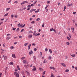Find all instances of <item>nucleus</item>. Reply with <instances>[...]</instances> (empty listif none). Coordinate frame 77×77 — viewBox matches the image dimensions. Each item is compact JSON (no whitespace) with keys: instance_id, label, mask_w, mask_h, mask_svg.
Here are the masks:
<instances>
[{"instance_id":"nucleus-33","label":"nucleus","mask_w":77,"mask_h":77,"mask_svg":"<svg viewBox=\"0 0 77 77\" xmlns=\"http://www.w3.org/2000/svg\"><path fill=\"white\" fill-rule=\"evenodd\" d=\"M10 48L12 49H14V47L13 46H11L10 47Z\"/></svg>"},{"instance_id":"nucleus-63","label":"nucleus","mask_w":77,"mask_h":77,"mask_svg":"<svg viewBox=\"0 0 77 77\" xmlns=\"http://www.w3.org/2000/svg\"><path fill=\"white\" fill-rule=\"evenodd\" d=\"M75 13H76L75 12H74L73 13V14H75Z\"/></svg>"},{"instance_id":"nucleus-40","label":"nucleus","mask_w":77,"mask_h":77,"mask_svg":"<svg viewBox=\"0 0 77 77\" xmlns=\"http://www.w3.org/2000/svg\"><path fill=\"white\" fill-rule=\"evenodd\" d=\"M67 39H68V40H70V38H69V37L67 36Z\"/></svg>"},{"instance_id":"nucleus-58","label":"nucleus","mask_w":77,"mask_h":77,"mask_svg":"<svg viewBox=\"0 0 77 77\" xmlns=\"http://www.w3.org/2000/svg\"><path fill=\"white\" fill-rule=\"evenodd\" d=\"M71 56H72V57H75V56H74V55H71Z\"/></svg>"},{"instance_id":"nucleus-14","label":"nucleus","mask_w":77,"mask_h":77,"mask_svg":"<svg viewBox=\"0 0 77 77\" xmlns=\"http://www.w3.org/2000/svg\"><path fill=\"white\" fill-rule=\"evenodd\" d=\"M46 62L47 60H44L43 61V63H46Z\"/></svg>"},{"instance_id":"nucleus-17","label":"nucleus","mask_w":77,"mask_h":77,"mask_svg":"<svg viewBox=\"0 0 77 77\" xmlns=\"http://www.w3.org/2000/svg\"><path fill=\"white\" fill-rule=\"evenodd\" d=\"M51 77H54V74H53V73H51Z\"/></svg>"},{"instance_id":"nucleus-64","label":"nucleus","mask_w":77,"mask_h":77,"mask_svg":"<svg viewBox=\"0 0 77 77\" xmlns=\"http://www.w3.org/2000/svg\"><path fill=\"white\" fill-rule=\"evenodd\" d=\"M48 6H49V5H46V8H47V7H48Z\"/></svg>"},{"instance_id":"nucleus-30","label":"nucleus","mask_w":77,"mask_h":77,"mask_svg":"<svg viewBox=\"0 0 77 77\" xmlns=\"http://www.w3.org/2000/svg\"><path fill=\"white\" fill-rule=\"evenodd\" d=\"M17 68L18 69V70H20V68L19 67V66H17Z\"/></svg>"},{"instance_id":"nucleus-61","label":"nucleus","mask_w":77,"mask_h":77,"mask_svg":"<svg viewBox=\"0 0 77 77\" xmlns=\"http://www.w3.org/2000/svg\"><path fill=\"white\" fill-rule=\"evenodd\" d=\"M14 3H18V2L15 1V2H14Z\"/></svg>"},{"instance_id":"nucleus-41","label":"nucleus","mask_w":77,"mask_h":77,"mask_svg":"<svg viewBox=\"0 0 77 77\" xmlns=\"http://www.w3.org/2000/svg\"><path fill=\"white\" fill-rule=\"evenodd\" d=\"M31 7H32V6H31V5H28L27 6L28 8H31Z\"/></svg>"},{"instance_id":"nucleus-46","label":"nucleus","mask_w":77,"mask_h":77,"mask_svg":"<svg viewBox=\"0 0 77 77\" xmlns=\"http://www.w3.org/2000/svg\"><path fill=\"white\" fill-rule=\"evenodd\" d=\"M53 31L54 32H55V33H57V32L55 29H53Z\"/></svg>"},{"instance_id":"nucleus-59","label":"nucleus","mask_w":77,"mask_h":77,"mask_svg":"<svg viewBox=\"0 0 77 77\" xmlns=\"http://www.w3.org/2000/svg\"><path fill=\"white\" fill-rule=\"evenodd\" d=\"M32 45H34V46H35L36 45V44H35V43L33 44Z\"/></svg>"},{"instance_id":"nucleus-47","label":"nucleus","mask_w":77,"mask_h":77,"mask_svg":"<svg viewBox=\"0 0 77 77\" xmlns=\"http://www.w3.org/2000/svg\"><path fill=\"white\" fill-rule=\"evenodd\" d=\"M45 51H48V49L47 48H45Z\"/></svg>"},{"instance_id":"nucleus-55","label":"nucleus","mask_w":77,"mask_h":77,"mask_svg":"<svg viewBox=\"0 0 77 77\" xmlns=\"http://www.w3.org/2000/svg\"><path fill=\"white\" fill-rule=\"evenodd\" d=\"M2 73H0V77H1L2 76Z\"/></svg>"},{"instance_id":"nucleus-60","label":"nucleus","mask_w":77,"mask_h":77,"mask_svg":"<svg viewBox=\"0 0 77 77\" xmlns=\"http://www.w3.org/2000/svg\"><path fill=\"white\" fill-rule=\"evenodd\" d=\"M66 6H64V9H65V10L66 9Z\"/></svg>"},{"instance_id":"nucleus-20","label":"nucleus","mask_w":77,"mask_h":77,"mask_svg":"<svg viewBox=\"0 0 77 77\" xmlns=\"http://www.w3.org/2000/svg\"><path fill=\"white\" fill-rule=\"evenodd\" d=\"M10 9V8H8L6 9V11H9V10Z\"/></svg>"},{"instance_id":"nucleus-3","label":"nucleus","mask_w":77,"mask_h":77,"mask_svg":"<svg viewBox=\"0 0 77 77\" xmlns=\"http://www.w3.org/2000/svg\"><path fill=\"white\" fill-rule=\"evenodd\" d=\"M32 36H33V35H32V34H30V35H28V38H32Z\"/></svg>"},{"instance_id":"nucleus-39","label":"nucleus","mask_w":77,"mask_h":77,"mask_svg":"<svg viewBox=\"0 0 77 77\" xmlns=\"http://www.w3.org/2000/svg\"><path fill=\"white\" fill-rule=\"evenodd\" d=\"M53 28H52L50 29V31L52 32L53 31Z\"/></svg>"},{"instance_id":"nucleus-51","label":"nucleus","mask_w":77,"mask_h":77,"mask_svg":"<svg viewBox=\"0 0 77 77\" xmlns=\"http://www.w3.org/2000/svg\"><path fill=\"white\" fill-rule=\"evenodd\" d=\"M37 50V49H36V48H34V51H36Z\"/></svg>"},{"instance_id":"nucleus-9","label":"nucleus","mask_w":77,"mask_h":77,"mask_svg":"<svg viewBox=\"0 0 77 77\" xmlns=\"http://www.w3.org/2000/svg\"><path fill=\"white\" fill-rule=\"evenodd\" d=\"M11 37H8L6 38V39L7 40H9V39H11Z\"/></svg>"},{"instance_id":"nucleus-1","label":"nucleus","mask_w":77,"mask_h":77,"mask_svg":"<svg viewBox=\"0 0 77 77\" xmlns=\"http://www.w3.org/2000/svg\"><path fill=\"white\" fill-rule=\"evenodd\" d=\"M14 74L15 77H19V74H18V73L17 72H14Z\"/></svg>"},{"instance_id":"nucleus-15","label":"nucleus","mask_w":77,"mask_h":77,"mask_svg":"<svg viewBox=\"0 0 77 77\" xmlns=\"http://www.w3.org/2000/svg\"><path fill=\"white\" fill-rule=\"evenodd\" d=\"M36 31H34V32L33 33V35H34V36H35V34H36Z\"/></svg>"},{"instance_id":"nucleus-37","label":"nucleus","mask_w":77,"mask_h":77,"mask_svg":"<svg viewBox=\"0 0 77 77\" xmlns=\"http://www.w3.org/2000/svg\"><path fill=\"white\" fill-rule=\"evenodd\" d=\"M24 66L25 68H27V66L26 65H24Z\"/></svg>"},{"instance_id":"nucleus-54","label":"nucleus","mask_w":77,"mask_h":77,"mask_svg":"<svg viewBox=\"0 0 77 77\" xmlns=\"http://www.w3.org/2000/svg\"><path fill=\"white\" fill-rule=\"evenodd\" d=\"M24 3H28V2L26 1H24Z\"/></svg>"},{"instance_id":"nucleus-27","label":"nucleus","mask_w":77,"mask_h":77,"mask_svg":"<svg viewBox=\"0 0 77 77\" xmlns=\"http://www.w3.org/2000/svg\"><path fill=\"white\" fill-rule=\"evenodd\" d=\"M39 70H40V71H42V70H43V69H42V68H41V67H39Z\"/></svg>"},{"instance_id":"nucleus-16","label":"nucleus","mask_w":77,"mask_h":77,"mask_svg":"<svg viewBox=\"0 0 77 77\" xmlns=\"http://www.w3.org/2000/svg\"><path fill=\"white\" fill-rule=\"evenodd\" d=\"M41 54H40V56H39L38 57H42V52H40Z\"/></svg>"},{"instance_id":"nucleus-45","label":"nucleus","mask_w":77,"mask_h":77,"mask_svg":"<svg viewBox=\"0 0 77 77\" xmlns=\"http://www.w3.org/2000/svg\"><path fill=\"white\" fill-rule=\"evenodd\" d=\"M11 18H14V14H12L11 15Z\"/></svg>"},{"instance_id":"nucleus-28","label":"nucleus","mask_w":77,"mask_h":77,"mask_svg":"<svg viewBox=\"0 0 77 77\" xmlns=\"http://www.w3.org/2000/svg\"><path fill=\"white\" fill-rule=\"evenodd\" d=\"M23 63H25L26 62V60H24L23 61Z\"/></svg>"},{"instance_id":"nucleus-4","label":"nucleus","mask_w":77,"mask_h":77,"mask_svg":"<svg viewBox=\"0 0 77 77\" xmlns=\"http://www.w3.org/2000/svg\"><path fill=\"white\" fill-rule=\"evenodd\" d=\"M72 32L73 33H74L75 32H74V28L73 27H72L71 28Z\"/></svg>"},{"instance_id":"nucleus-5","label":"nucleus","mask_w":77,"mask_h":77,"mask_svg":"<svg viewBox=\"0 0 77 77\" xmlns=\"http://www.w3.org/2000/svg\"><path fill=\"white\" fill-rule=\"evenodd\" d=\"M35 11H36V9H32L30 10V12H32Z\"/></svg>"},{"instance_id":"nucleus-10","label":"nucleus","mask_w":77,"mask_h":77,"mask_svg":"<svg viewBox=\"0 0 77 77\" xmlns=\"http://www.w3.org/2000/svg\"><path fill=\"white\" fill-rule=\"evenodd\" d=\"M31 44H30L29 45L28 50H30V47H31Z\"/></svg>"},{"instance_id":"nucleus-52","label":"nucleus","mask_w":77,"mask_h":77,"mask_svg":"<svg viewBox=\"0 0 77 77\" xmlns=\"http://www.w3.org/2000/svg\"><path fill=\"white\" fill-rule=\"evenodd\" d=\"M14 17H15V18H17V17H18V15H15Z\"/></svg>"},{"instance_id":"nucleus-56","label":"nucleus","mask_w":77,"mask_h":77,"mask_svg":"<svg viewBox=\"0 0 77 77\" xmlns=\"http://www.w3.org/2000/svg\"><path fill=\"white\" fill-rule=\"evenodd\" d=\"M68 6H69L70 7V4H69V3H68L67 5Z\"/></svg>"},{"instance_id":"nucleus-48","label":"nucleus","mask_w":77,"mask_h":77,"mask_svg":"<svg viewBox=\"0 0 77 77\" xmlns=\"http://www.w3.org/2000/svg\"><path fill=\"white\" fill-rule=\"evenodd\" d=\"M17 43H18V42H16L14 43V44H15V45H16V44H17Z\"/></svg>"},{"instance_id":"nucleus-49","label":"nucleus","mask_w":77,"mask_h":77,"mask_svg":"<svg viewBox=\"0 0 77 77\" xmlns=\"http://www.w3.org/2000/svg\"><path fill=\"white\" fill-rule=\"evenodd\" d=\"M9 35L11 36V34H7V36H8Z\"/></svg>"},{"instance_id":"nucleus-26","label":"nucleus","mask_w":77,"mask_h":77,"mask_svg":"<svg viewBox=\"0 0 77 77\" xmlns=\"http://www.w3.org/2000/svg\"><path fill=\"white\" fill-rule=\"evenodd\" d=\"M25 59V57H23L21 58V59H22V60H24V59Z\"/></svg>"},{"instance_id":"nucleus-8","label":"nucleus","mask_w":77,"mask_h":77,"mask_svg":"<svg viewBox=\"0 0 77 77\" xmlns=\"http://www.w3.org/2000/svg\"><path fill=\"white\" fill-rule=\"evenodd\" d=\"M61 65L63 66H64V67H66V65L64 63H61Z\"/></svg>"},{"instance_id":"nucleus-36","label":"nucleus","mask_w":77,"mask_h":77,"mask_svg":"<svg viewBox=\"0 0 77 77\" xmlns=\"http://www.w3.org/2000/svg\"><path fill=\"white\" fill-rule=\"evenodd\" d=\"M35 22L33 21L31 22V24H35Z\"/></svg>"},{"instance_id":"nucleus-23","label":"nucleus","mask_w":77,"mask_h":77,"mask_svg":"<svg viewBox=\"0 0 77 77\" xmlns=\"http://www.w3.org/2000/svg\"><path fill=\"white\" fill-rule=\"evenodd\" d=\"M39 11V9H37V11H35V13H37V12H38Z\"/></svg>"},{"instance_id":"nucleus-18","label":"nucleus","mask_w":77,"mask_h":77,"mask_svg":"<svg viewBox=\"0 0 77 77\" xmlns=\"http://www.w3.org/2000/svg\"><path fill=\"white\" fill-rule=\"evenodd\" d=\"M8 15H9V13H7L6 14L4 15V17H7V16H8Z\"/></svg>"},{"instance_id":"nucleus-44","label":"nucleus","mask_w":77,"mask_h":77,"mask_svg":"<svg viewBox=\"0 0 77 77\" xmlns=\"http://www.w3.org/2000/svg\"><path fill=\"white\" fill-rule=\"evenodd\" d=\"M44 23H43V24L42 25V27H44Z\"/></svg>"},{"instance_id":"nucleus-19","label":"nucleus","mask_w":77,"mask_h":77,"mask_svg":"<svg viewBox=\"0 0 77 77\" xmlns=\"http://www.w3.org/2000/svg\"><path fill=\"white\" fill-rule=\"evenodd\" d=\"M8 59V57H7L5 56V57L4 58V60H6V59Z\"/></svg>"},{"instance_id":"nucleus-2","label":"nucleus","mask_w":77,"mask_h":77,"mask_svg":"<svg viewBox=\"0 0 77 77\" xmlns=\"http://www.w3.org/2000/svg\"><path fill=\"white\" fill-rule=\"evenodd\" d=\"M36 70V67L35 66H33V69H32V71H35Z\"/></svg>"},{"instance_id":"nucleus-12","label":"nucleus","mask_w":77,"mask_h":77,"mask_svg":"<svg viewBox=\"0 0 77 77\" xmlns=\"http://www.w3.org/2000/svg\"><path fill=\"white\" fill-rule=\"evenodd\" d=\"M26 72H27V75L28 76H29V75H30V72H27V71H26Z\"/></svg>"},{"instance_id":"nucleus-21","label":"nucleus","mask_w":77,"mask_h":77,"mask_svg":"<svg viewBox=\"0 0 77 77\" xmlns=\"http://www.w3.org/2000/svg\"><path fill=\"white\" fill-rule=\"evenodd\" d=\"M68 35L69 38H71V35L69 33L68 34Z\"/></svg>"},{"instance_id":"nucleus-25","label":"nucleus","mask_w":77,"mask_h":77,"mask_svg":"<svg viewBox=\"0 0 77 77\" xmlns=\"http://www.w3.org/2000/svg\"><path fill=\"white\" fill-rule=\"evenodd\" d=\"M28 44V43H25L24 44V46H26Z\"/></svg>"},{"instance_id":"nucleus-13","label":"nucleus","mask_w":77,"mask_h":77,"mask_svg":"<svg viewBox=\"0 0 77 77\" xmlns=\"http://www.w3.org/2000/svg\"><path fill=\"white\" fill-rule=\"evenodd\" d=\"M50 54H52V51H51V49H50L49 50Z\"/></svg>"},{"instance_id":"nucleus-38","label":"nucleus","mask_w":77,"mask_h":77,"mask_svg":"<svg viewBox=\"0 0 77 77\" xmlns=\"http://www.w3.org/2000/svg\"><path fill=\"white\" fill-rule=\"evenodd\" d=\"M66 44L68 45H69L70 44L69 43V42H67L66 43Z\"/></svg>"},{"instance_id":"nucleus-43","label":"nucleus","mask_w":77,"mask_h":77,"mask_svg":"<svg viewBox=\"0 0 77 77\" xmlns=\"http://www.w3.org/2000/svg\"><path fill=\"white\" fill-rule=\"evenodd\" d=\"M50 2H51L50 1H48L47 2V4H48V3H50Z\"/></svg>"},{"instance_id":"nucleus-11","label":"nucleus","mask_w":77,"mask_h":77,"mask_svg":"<svg viewBox=\"0 0 77 77\" xmlns=\"http://www.w3.org/2000/svg\"><path fill=\"white\" fill-rule=\"evenodd\" d=\"M9 64L10 65H14V63H13V62H10L9 63Z\"/></svg>"},{"instance_id":"nucleus-31","label":"nucleus","mask_w":77,"mask_h":77,"mask_svg":"<svg viewBox=\"0 0 77 77\" xmlns=\"http://www.w3.org/2000/svg\"><path fill=\"white\" fill-rule=\"evenodd\" d=\"M20 30V28H17V29L16 32H18Z\"/></svg>"},{"instance_id":"nucleus-7","label":"nucleus","mask_w":77,"mask_h":77,"mask_svg":"<svg viewBox=\"0 0 77 77\" xmlns=\"http://www.w3.org/2000/svg\"><path fill=\"white\" fill-rule=\"evenodd\" d=\"M12 56L13 58H16V57H15V54H12Z\"/></svg>"},{"instance_id":"nucleus-50","label":"nucleus","mask_w":77,"mask_h":77,"mask_svg":"<svg viewBox=\"0 0 77 77\" xmlns=\"http://www.w3.org/2000/svg\"><path fill=\"white\" fill-rule=\"evenodd\" d=\"M23 31H24V29H22L21 31H20V32H23Z\"/></svg>"},{"instance_id":"nucleus-53","label":"nucleus","mask_w":77,"mask_h":77,"mask_svg":"<svg viewBox=\"0 0 77 77\" xmlns=\"http://www.w3.org/2000/svg\"><path fill=\"white\" fill-rule=\"evenodd\" d=\"M23 4H25V3L24 2H22L21 3V5H23Z\"/></svg>"},{"instance_id":"nucleus-35","label":"nucleus","mask_w":77,"mask_h":77,"mask_svg":"<svg viewBox=\"0 0 77 77\" xmlns=\"http://www.w3.org/2000/svg\"><path fill=\"white\" fill-rule=\"evenodd\" d=\"M48 59H49V60H50L51 59V57L49 56L48 57Z\"/></svg>"},{"instance_id":"nucleus-34","label":"nucleus","mask_w":77,"mask_h":77,"mask_svg":"<svg viewBox=\"0 0 77 77\" xmlns=\"http://www.w3.org/2000/svg\"><path fill=\"white\" fill-rule=\"evenodd\" d=\"M25 26H26V24H24L23 25H22V26H21V27L22 28L24 27Z\"/></svg>"},{"instance_id":"nucleus-6","label":"nucleus","mask_w":77,"mask_h":77,"mask_svg":"<svg viewBox=\"0 0 77 77\" xmlns=\"http://www.w3.org/2000/svg\"><path fill=\"white\" fill-rule=\"evenodd\" d=\"M33 54V51L32 50L30 51L29 52V54Z\"/></svg>"},{"instance_id":"nucleus-24","label":"nucleus","mask_w":77,"mask_h":77,"mask_svg":"<svg viewBox=\"0 0 77 77\" xmlns=\"http://www.w3.org/2000/svg\"><path fill=\"white\" fill-rule=\"evenodd\" d=\"M29 33H33V32L32 31H29Z\"/></svg>"},{"instance_id":"nucleus-62","label":"nucleus","mask_w":77,"mask_h":77,"mask_svg":"<svg viewBox=\"0 0 77 77\" xmlns=\"http://www.w3.org/2000/svg\"><path fill=\"white\" fill-rule=\"evenodd\" d=\"M19 38H20V39H21V38H22V36H19Z\"/></svg>"},{"instance_id":"nucleus-22","label":"nucleus","mask_w":77,"mask_h":77,"mask_svg":"<svg viewBox=\"0 0 77 77\" xmlns=\"http://www.w3.org/2000/svg\"><path fill=\"white\" fill-rule=\"evenodd\" d=\"M69 72V69H66L65 71V72Z\"/></svg>"},{"instance_id":"nucleus-57","label":"nucleus","mask_w":77,"mask_h":77,"mask_svg":"<svg viewBox=\"0 0 77 77\" xmlns=\"http://www.w3.org/2000/svg\"><path fill=\"white\" fill-rule=\"evenodd\" d=\"M41 35V34L40 33H38L37 34V36H39Z\"/></svg>"},{"instance_id":"nucleus-32","label":"nucleus","mask_w":77,"mask_h":77,"mask_svg":"<svg viewBox=\"0 0 77 77\" xmlns=\"http://www.w3.org/2000/svg\"><path fill=\"white\" fill-rule=\"evenodd\" d=\"M45 72H46V71H45L44 72H43V75H44V74H45Z\"/></svg>"},{"instance_id":"nucleus-29","label":"nucleus","mask_w":77,"mask_h":77,"mask_svg":"<svg viewBox=\"0 0 77 77\" xmlns=\"http://www.w3.org/2000/svg\"><path fill=\"white\" fill-rule=\"evenodd\" d=\"M40 20V18H38L37 19H36V21H39Z\"/></svg>"},{"instance_id":"nucleus-42","label":"nucleus","mask_w":77,"mask_h":77,"mask_svg":"<svg viewBox=\"0 0 77 77\" xmlns=\"http://www.w3.org/2000/svg\"><path fill=\"white\" fill-rule=\"evenodd\" d=\"M12 29L13 30H16V28H13Z\"/></svg>"}]
</instances>
